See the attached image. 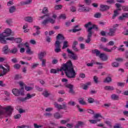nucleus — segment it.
<instances>
[{
	"instance_id": "nucleus-1",
	"label": "nucleus",
	"mask_w": 128,
	"mask_h": 128,
	"mask_svg": "<svg viewBox=\"0 0 128 128\" xmlns=\"http://www.w3.org/2000/svg\"><path fill=\"white\" fill-rule=\"evenodd\" d=\"M62 70L65 72L66 75L69 78H76V71L72 66L71 60H69L66 64L62 66Z\"/></svg>"
},
{
	"instance_id": "nucleus-2",
	"label": "nucleus",
	"mask_w": 128,
	"mask_h": 128,
	"mask_svg": "<svg viewBox=\"0 0 128 128\" xmlns=\"http://www.w3.org/2000/svg\"><path fill=\"white\" fill-rule=\"evenodd\" d=\"M12 110H14V108L12 106H7L5 108L0 106V116L2 114H4L6 116H10L12 114Z\"/></svg>"
},
{
	"instance_id": "nucleus-3",
	"label": "nucleus",
	"mask_w": 128,
	"mask_h": 128,
	"mask_svg": "<svg viewBox=\"0 0 128 128\" xmlns=\"http://www.w3.org/2000/svg\"><path fill=\"white\" fill-rule=\"evenodd\" d=\"M56 40L55 42L54 46L56 48L54 49L55 52H62V49L60 48H62V46H60V44H62V42H60V40H65L64 36H62V34H59L56 36Z\"/></svg>"
},
{
	"instance_id": "nucleus-4",
	"label": "nucleus",
	"mask_w": 128,
	"mask_h": 128,
	"mask_svg": "<svg viewBox=\"0 0 128 128\" xmlns=\"http://www.w3.org/2000/svg\"><path fill=\"white\" fill-rule=\"evenodd\" d=\"M12 34V30L10 28L6 29L4 32L0 34V42L6 44V38L10 36Z\"/></svg>"
},
{
	"instance_id": "nucleus-5",
	"label": "nucleus",
	"mask_w": 128,
	"mask_h": 128,
	"mask_svg": "<svg viewBox=\"0 0 128 128\" xmlns=\"http://www.w3.org/2000/svg\"><path fill=\"white\" fill-rule=\"evenodd\" d=\"M98 26L96 24H92V26L90 27L87 30V32H88V36H87V39L85 40V42L86 44H90V40H92V30L94 29L96 30H98Z\"/></svg>"
},
{
	"instance_id": "nucleus-6",
	"label": "nucleus",
	"mask_w": 128,
	"mask_h": 128,
	"mask_svg": "<svg viewBox=\"0 0 128 128\" xmlns=\"http://www.w3.org/2000/svg\"><path fill=\"white\" fill-rule=\"evenodd\" d=\"M12 92L16 96H24V88H21L18 90V88H13L12 90Z\"/></svg>"
},
{
	"instance_id": "nucleus-7",
	"label": "nucleus",
	"mask_w": 128,
	"mask_h": 128,
	"mask_svg": "<svg viewBox=\"0 0 128 128\" xmlns=\"http://www.w3.org/2000/svg\"><path fill=\"white\" fill-rule=\"evenodd\" d=\"M67 52L68 54V56L71 58V60H78V55L71 51L70 48H67Z\"/></svg>"
},
{
	"instance_id": "nucleus-8",
	"label": "nucleus",
	"mask_w": 128,
	"mask_h": 128,
	"mask_svg": "<svg viewBox=\"0 0 128 128\" xmlns=\"http://www.w3.org/2000/svg\"><path fill=\"white\" fill-rule=\"evenodd\" d=\"M54 106L56 108H58V110H66V108H68L66 106V104L64 102L62 103V105L56 102H54Z\"/></svg>"
},
{
	"instance_id": "nucleus-9",
	"label": "nucleus",
	"mask_w": 128,
	"mask_h": 128,
	"mask_svg": "<svg viewBox=\"0 0 128 128\" xmlns=\"http://www.w3.org/2000/svg\"><path fill=\"white\" fill-rule=\"evenodd\" d=\"M6 68H4V67L3 66H2V70H3V71L2 72L0 73V76H6V74H8V72H10V66H8V64H6L5 65Z\"/></svg>"
},
{
	"instance_id": "nucleus-10",
	"label": "nucleus",
	"mask_w": 128,
	"mask_h": 128,
	"mask_svg": "<svg viewBox=\"0 0 128 128\" xmlns=\"http://www.w3.org/2000/svg\"><path fill=\"white\" fill-rule=\"evenodd\" d=\"M42 14H45L42 16L40 17L42 20V18H45V16H47V18H48V16H50V14H48V7H44L42 10Z\"/></svg>"
},
{
	"instance_id": "nucleus-11",
	"label": "nucleus",
	"mask_w": 128,
	"mask_h": 128,
	"mask_svg": "<svg viewBox=\"0 0 128 128\" xmlns=\"http://www.w3.org/2000/svg\"><path fill=\"white\" fill-rule=\"evenodd\" d=\"M66 88H69V93L72 94H74L75 92L74 90V85L72 84H67L65 85Z\"/></svg>"
},
{
	"instance_id": "nucleus-12",
	"label": "nucleus",
	"mask_w": 128,
	"mask_h": 128,
	"mask_svg": "<svg viewBox=\"0 0 128 128\" xmlns=\"http://www.w3.org/2000/svg\"><path fill=\"white\" fill-rule=\"evenodd\" d=\"M36 94H26V96L24 98H22L20 99L21 102H26V100H30V98H33V96H35Z\"/></svg>"
},
{
	"instance_id": "nucleus-13",
	"label": "nucleus",
	"mask_w": 128,
	"mask_h": 128,
	"mask_svg": "<svg viewBox=\"0 0 128 128\" xmlns=\"http://www.w3.org/2000/svg\"><path fill=\"white\" fill-rule=\"evenodd\" d=\"M90 10V8H88V7H82L78 9V12H88Z\"/></svg>"
},
{
	"instance_id": "nucleus-14",
	"label": "nucleus",
	"mask_w": 128,
	"mask_h": 128,
	"mask_svg": "<svg viewBox=\"0 0 128 128\" xmlns=\"http://www.w3.org/2000/svg\"><path fill=\"white\" fill-rule=\"evenodd\" d=\"M110 10V6L104 4H100V10L101 12H106V10Z\"/></svg>"
},
{
	"instance_id": "nucleus-15",
	"label": "nucleus",
	"mask_w": 128,
	"mask_h": 128,
	"mask_svg": "<svg viewBox=\"0 0 128 128\" xmlns=\"http://www.w3.org/2000/svg\"><path fill=\"white\" fill-rule=\"evenodd\" d=\"M45 56H46V51L41 52L38 54V58L39 60H42Z\"/></svg>"
},
{
	"instance_id": "nucleus-16",
	"label": "nucleus",
	"mask_w": 128,
	"mask_h": 128,
	"mask_svg": "<svg viewBox=\"0 0 128 128\" xmlns=\"http://www.w3.org/2000/svg\"><path fill=\"white\" fill-rule=\"evenodd\" d=\"M99 58L103 62H104L106 60H108V56L105 54H100L99 56Z\"/></svg>"
},
{
	"instance_id": "nucleus-17",
	"label": "nucleus",
	"mask_w": 128,
	"mask_h": 128,
	"mask_svg": "<svg viewBox=\"0 0 128 128\" xmlns=\"http://www.w3.org/2000/svg\"><path fill=\"white\" fill-rule=\"evenodd\" d=\"M25 46H26L27 48V50H26V54H34V52L30 50V46H28V44L26 42L25 44Z\"/></svg>"
},
{
	"instance_id": "nucleus-18",
	"label": "nucleus",
	"mask_w": 128,
	"mask_h": 128,
	"mask_svg": "<svg viewBox=\"0 0 128 128\" xmlns=\"http://www.w3.org/2000/svg\"><path fill=\"white\" fill-rule=\"evenodd\" d=\"M116 29L110 28L108 33V36H116Z\"/></svg>"
},
{
	"instance_id": "nucleus-19",
	"label": "nucleus",
	"mask_w": 128,
	"mask_h": 128,
	"mask_svg": "<svg viewBox=\"0 0 128 128\" xmlns=\"http://www.w3.org/2000/svg\"><path fill=\"white\" fill-rule=\"evenodd\" d=\"M58 72H62V66L60 69H51L50 70L51 74H58Z\"/></svg>"
},
{
	"instance_id": "nucleus-20",
	"label": "nucleus",
	"mask_w": 128,
	"mask_h": 128,
	"mask_svg": "<svg viewBox=\"0 0 128 128\" xmlns=\"http://www.w3.org/2000/svg\"><path fill=\"white\" fill-rule=\"evenodd\" d=\"M34 28H36V33H34L33 34V36H38V34H40V28L38 27V26H34Z\"/></svg>"
},
{
	"instance_id": "nucleus-21",
	"label": "nucleus",
	"mask_w": 128,
	"mask_h": 128,
	"mask_svg": "<svg viewBox=\"0 0 128 128\" xmlns=\"http://www.w3.org/2000/svg\"><path fill=\"white\" fill-rule=\"evenodd\" d=\"M42 94H43V96L45 97V98H48V96H50V92L46 90H45Z\"/></svg>"
},
{
	"instance_id": "nucleus-22",
	"label": "nucleus",
	"mask_w": 128,
	"mask_h": 128,
	"mask_svg": "<svg viewBox=\"0 0 128 128\" xmlns=\"http://www.w3.org/2000/svg\"><path fill=\"white\" fill-rule=\"evenodd\" d=\"M10 50L8 49V46H5L4 48H3V52L4 54H8V52H10Z\"/></svg>"
},
{
	"instance_id": "nucleus-23",
	"label": "nucleus",
	"mask_w": 128,
	"mask_h": 128,
	"mask_svg": "<svg viewBox=\"0 0 128 128\" xmlns=\"http://www.w3.org/2000/svg\"><path fill=\"white\" fill-rule=\"evenodd\" d=\"M78 26H80L78 25L74 26V28L72 30V32H80V30H82V28L76 29L78 28Z\"/></svg>"
},
{
	"instance_id": "nucleus-24",
	"label": "nucleus",
	"mask_w": 128,
	"mask_h": 128,
	"mask_svg": "<svg viewBox=\"0 0 128 128\" xmlns=\"http://www.w3.org/2000/svg\"><path fill=\"white\" fill-rule=\"evenodd\" d=\"M111 98L113 100H120V96L116 94H112L111 96Z\"/></svg>"
},
{
	"instance_id": "nucleus-25",
	"label": "nucleus",
	"mask_w": 128,
	"mask_h": 128,
	"mask_svg": "<svg viewBox=\"0 0 128 128\" xmlns=\"http://www.w3.org/2000/svg\"><path fill=\"white\" fill-rule=\"evenodd\" d=\"M92 53L94 54H96V56H100V52L97 49L92 50Z\"/></svg>"
},
{
	"instance_id": "nucleus-26",
	"label": "nucleus",
	"mask_w": 128,
	"mask_h": 128,
	"mask_svg": "<svg viewBox=\"0 0 128 128\" xmlns=\"http://www.w3.org/2000/svg\"><path fill=\"white\" fill-rule=\"evenodd\" d=\"M54 118H56V119H58V118H62V115H60V113L58 112L54 114Z\"/></svg>"
},
{
	"instance_id": "nucleus-27",
	"label": "nucleus",
	"mask_w": 128,
	"mask_h": 128,
	"mask_svg": "<svg viewBox=\"0 0 128 128\" xmlns=\"http://www.w3.org/2000/svg\"><path fill=\"white\" fill-rule=\"evenodd\" d=\"M24 20L26 22H32V18L30 16L25 17Z\"/></svg>"
},
{
	"instance_id": "nucleus-28",
	"label": "nucleus",
	"mask_w": 128,
	"mask_h": 128,
	"mask_svg": "<svg viewBox=\"0 0 128 128\" xmlns=\"http://www.w3.org/2000/svg\"><path fill=\"white\" fill-rule=\"evenodd\" d=\"M68 48V41H64L63 43L62 50H64V48Z\"/></svg>"
},
{
	"instance_id": "nucleus-29",
	"label": "nucleus",
	"mask_w": 128,
	"mask_h": 128,
	"mask_svg": "<svg viewBox=\"0 0 128 128\" xmlns=\"http://www.w3.org/2000/svg\"><path fill=\"white\" fill-rule=\"evenodd\" d=\"M126 16L125 13H124L121 16L118 17V20H126Z\"/></svg>"
},
{
	"instance_id": "nucleus-30",
	"label": "nucleus",
	"mask_w": 128,
	"mask_h": 128,
	"mask_svg": "<svg viewBox=\"0 0 128 128\" xmlns=\"http://www.w3.org/2000/svg\"><path fill=\"white\" fill-rule=\"evenodd\" d=\"M89 122L91 124H98V122H100V119L90 120Z\"/></svg>"
},
{
	"instance_id": "nucleus-31",
	"label": "nucleus",
	"mask_w": 128,
	"mask_h": 128,
	"mask_svg": "<svg viewBox=\"0 0 128 128\" xmlns=\"http://www.w3.org/2000/svg\"><path fill=\"white\" fill-rule=\"evenodd\" d=\"M40 60L42 62V66H46V58L40 59Z\"/></svg>"
},
{
	"instance_id": "nucleus-32",
	"label": "nucleus",
	"mask_w": 128,
	"mask_h": 128,
	"mask_svg": "<svg viewBox=\"0 0 128 128\" xmlns=\"http://www.w3.org/2000/svg\"><path fill=\"white\" fill-rule=\"evenodd\" d=\"M16 6H12L9 8V12L10 14H12V12H16Z\"/></svg>"
},
{
	"instance_id": "nucleus-33",
	"label": "nucleus",
	"mask_w": 128,
	"mask_h": 128,
	"mask_svg": "<svg viewBox=\"0 0 128 128\" xmlns=\"http://www.w3.org/2000/svg\"><path fill=\"white\" fill-rule=\"evenodd\" d=\"M104 88L106 90H114V88L112 86H106Z\"/></svg>"
},
{
	"instance_id": "nucleus-34",
	"label": "nucleus",
	"mask_w": 128,
	"mask_h": 128,
	"mask_svg": "<svg viewBox=\"0 0 128 128\" xmlns=\"http://www.w3.org/2000/svg\"><path fill=\"white\" fill-rule=\"evenodd\" d=\"M92 82H88L86 84H83V90H88V86H90Z\"/></svg>"
},
{
	"instance_id": "nucleus-35",
	"label": "nucleus",
	"mask_w": 128,
	"mask_h": 128,
	"mask_svg": "<svg viewBox=\"0 0 128 128\" xmlns=\"http://www.w3.org/2000/svg\"><path fill=\"white\" fill-rule=\"evenodd\" d=\"M10 54H16L18 52V48H14L13 49L10 50Z\"/></svg>"
},
{
	"instance_id": "nucleus-36",
	"label": "nucleus",
	"mask_w": 128,
	"mask_h": 128,
	"mask_svg": "<svg viewBox=\"0 0 128 128\" xmlns=\"http://www.w3.org/2000/svg\"><path fill=\"white\" fill-rule=\"evenodd\" d=\"M54 10H62V4L56 5L54 7Z\"/></svg>"
},
{
	"instance_id": "nucleus-37",
	"label": "nucleus",
	"mask_w": 128,
	"mask_h": 128,
	"mask_svg": "<svg viewBox=\"0 0 128 128\" xmlns=\"http://www.w3.org/2000/svg\"><path fill=\"white\" fill-rule=\"evenodd\" d=\"M118 16V10H115L114 11V14L112 17V20H114L116 17Z\"/></svg>"
},
{
	"instance_id": "nucleus-38",
	"label": "nucleus",
	"mask_w": 128,
	"mask_h": 128,
	"mask_svg": "<svg viewBox=\"0 0 128 128\" xmlns=\"http://www.w3.org/2000/svg\"><path fill=\"white\" fill-rule=\"evenodd\" d=\"M84 126V123L82 122H78L76 125L75 128H78L80 126Z\"/></svg>"
},
{
	"instance_id": "nucleus-39",
	"label": "nucleus",
	"mask_w": 128,
	"mask_h": 128,
	"mask_svg": "<svg viewBox=\"0 0 128 128\" xmlns=\"http://www.w3.org/2000/svg\"><path fill=\"white\" fill-rule=\"evenodd\" d=\"M44 116H46V118H52V114L50 112H46L44 114Z\"/></svg>"
},
{
	"instance_id": "nucleus-40",
	"label": "nucleus",
	"mask_w": 128,
	"mask_h": 128,
	"mask_svg": "<svg viewBox=\"0 0 128 128\" xmlns=\"http://www.w3.org/2000/svg\"><path fill=\"white\" fill-rule=\"evenodd\" d=\"M92 26V23L91 22H89L84 24V28H90V26Z\"/></svg>"
},
{
	"instance_id": "nucleus-41",
	"label": "nucleus",
	"mask_w": 128,
	"mask_h": 128,
	"mask_svg": "<svg viewBox=\"0 0 128 128\" xmlns=\"http://www.w3.org/2000/svg\"><path fill=\"white\" fill-rule=\"evenodd\" d=\"M102 116V115L100 114H96L94 116L93 118H94L95 120H99L98 118H100Z\"/></svg>"
},
{
	"instance_id": "nucleus-42",
	"label": "nucleus",
	"mask_w": 128,
	"mask_h": 128,
	"mask_svg": "<svg viewBox=\"0 0 128 128\" xmlns=\"http://www.w3.org/2000/svg\"><path fill=\"white\" fill-rule=\"evenodd\" d=\"M112 82V78L110 77H107L106 79L104 80V82Z\"/></svg>"
},
{
	"instance_id": "nucleus-43",
	"label": "nucleus",
	"mask_w": 128,
	"mask_h": 128,
	"mask_svg": "<svg viewBox=\"0 0 128 128\" xmlns=\"http://www.w3.org/2000/svg\"><path fill=\"white\" fill-rule=\"evenodd\" d=\"M88 102L89 104H92L94 102V99L92 98H89L88 100Z\"/></svg>"
},
{
	"instance_id": "nucleus-44",
	"label": "nucleus",
	"mask_w": 128,
	"mask_h": 128,
	"mask_svg": "<svg viewBox=\"0 0 128 128\" xmlns=\"http://www.w3.org/2000/svg\"><path fill=\"white\" fill-rule=\"evenodd\" d=\"M32 3V0H26L25 2H22V4H30Z\"/></svg>"
},
{
	"instance_id": "nucleus-45",
	"label": "nucleus",
	"mask_w": 128,
	"mask_h": 128,
	"mask_svg": "<svg viewBox=\"0 0 128 128\" xmlns=\"http://www.w3.org/2000/svg\"><path fill=\"white\" fill-rule=\"evenodd\" d=\"M94 16L96 18H100V16H102V14L98 13V12L94 14Z\"/></svg>"
},
{
	"instance_id": "nucleus-46",
	"label": "nucleus",
	"mask_w": 128,
	"mask_h": 128,
	"mask_svg": "<svg viewBox=\"0 0 128 128\" xmlns=\"http://www.w3.org/2000/svg\"><path fill=\"white\" fill-rule=\"evenodd\" d=\"M22 40L20 38H16L14 40L15 42H16V44H20L22 42Z\"/></svg>"
},
{
	"instance_id": "nucleus-47",
	"label": "nucleus",
	"mask_w": 128,
	"mask_h": 128,
	"mask_svg": "<svg viewBox=\"0 0 128 128\" xmlns=\"http://www.w3.org/2000/svg\"><path fill=\"white\" fill-rule=\"evenodd\" d=\"M112 66H114V68H118V66H119V64L118 62H113L112 64Z\"/></svg>"
},
{
	"instance_id": "nucleus-48",
	"label": "nucleus",
	"mask_w": 128,
	"mask_h": 128,
	"mask_svg": "<svg viewBox=\"0 0 128 128\" xmlns=\"http://www.w3.org/2000/svg\"><path fill=\"white\" fill-rule=\"evenodd\" d=\"M70 10L72 12H76V8L74 6H72Z\"/></svg>"
},
{
	"instance_id": "nucleus-49",
	"label": "nucleus",
	"mask_w": 128,
	"mask_h": 128,
	"mask_svg": "<svg viewBox=\"0 0 128 128\" xmlns=\"http://www.w3.org/2000/svg\"><path fill=\"white\" fill-rule=\"evenodd\" d=\"M68 106H76V102L72 101V100H70L68 102Z\"/></svg>"
},
{
	"instance_id": "nucleus-50",
	"label": "nucleus",
	"mask_w": 128,
	"mask_h": 128,
	"mask_svg": "<svg viewBox=\"0 0 128 128\" xmlns=\"http://www.w3.org/2000/svg\"><path fill=\"white\" fill-rule=\"evenodd\" d=\"M14 68L16 70H20V64H15L14 66Z\"/></svg>"
},
{
	"instance_id": "nucleus-51",
	"label": "nucleus",
	"mask_w": 128,
	"mask_h": 128,
	"mask_svg": "<svg viewBox=\"0 0 128 128\" xmlns=\"http://www.w3.org/2000/svg\"><path fill=\"white\" fill-rule=\"evenodd\" d=\"M38 65H39L38 64L34 63V64H33L31 68H32V70H34V69L36 68H38Z\"/></svg>"
},
{
	"instance_id": "nucleus-52",
	"label": "nucleus",
	"mask_w": 128,
	"mask_h": 128,
	"mask_svg": "<svg viewBox=\"0 0 128 128\" xmlns=\"http://www.w3.org/2000/svg\"><path fill=\"white\" fill-rule=\"evenodd\" d=\"M70 122V120H62L60 121V124H66L67 122Z\"/></svg>"
},
{
	"instance_id": "nucleus-53",
	"label": "nucleus",
	"mask_w": 128,
	"mask_h": 128,
	"mask_svg": "<svg viewBox=\"0 0 128 128\" xmlns=\"http://www.w3.org/2000/svg\"><path fill=\"white\" fill-rule=\"evenodd\" d=\"M21 116L22 115H20V114H17L14 116V118H15V120H18L20 118Z\"/></svg>"
},
{
	"instance_id": "nucleus-54",
	"label": "nucleus",
	"mask_w": 128,
	"mask_h": 128,
	"mask_svg": "<svg viewBox=\"0 0 128 128\" xmlns=\"http://www.w3.org/2000/svg\"><path fill=\"white\" fill-rule=\"evenodd\" d=\"M48 24V18L47 19L44 20L42 22V24H43L44 26H46V24Z\"/></svg>"
},
{
	"instance_id": "nucleus-55",
	"label": "nucleus",
	"mask_w": 128,
	"mask_h": 128,
	"mask_svg": "<svg viewBox=\"0 0 128 128\" xmlns=\"http://www.w3.org/2000/svg\"><path fill=\"white\" fill-rule=\"evenodd\" d=\"M59 18H62V20H66V14H62L60 15Z\"/></svg>"
},
{
	"instance_id": "nucleus-56",
	"label": "nucleus",
	"mask_w": 128,
	"mask_h": 128,
	"mask_svg": "<svg viewBox=\"0 0 128 128\" xmlns=\"http://www.w3.org/2000/svg\"><path fill=\"white\" fill-rule=\"evenodd\" d=\"M98 78L96 76H94V80L95 84H98Z\"/></svg>"
},
{
	"instance_id": "nucleus-57",
	"label": "nucleus",
	"mask_w": 128,
	"mask_h": 128,
	"mask_svg": "<svg viewBox=\"0 0 128 128\" xmlns=\"http://www.w3.org/2000/svg\"><path fill=\"white\" fill-rule=\"evenodd\" d=\"M79 103H80V104H83V105L86 104V102H84V100L82 98L80 100Z\"/></svg>"
},
{
	"instance_id": "nucleus-58",
	"label": "nucleus",
	"mask_w": 128,
	"mask_h": 128,
	"mask_svg": "<svg viewBox=\"0 0 128 128\" xmlns=\"http://www.w3.org/2000/svg\"><path fill=\"white\" fill-rule=\"evenodd\" d=\"M46 112H52L54 110V108H48L46 109Z\"/></svg>"
},
{
	"instance_id": "nucleus-59",
	"label": "nucleus",
	"mask_w": 128,
	"mask_h": 128,
	"mask_svg": "<svg viewBox=\"0 0 128 128\" xmlns=\"http://www.w3.org/2000/svg\"><path fill=\"white\" fill-rule=\"evenodd\" d=\"M78 42H84V38L82 36H79L78 38Z\"/></svg>"
},
{
	"instance_id": "nucleus-60",
	"label": "nucleus",
	"mask_w": 128,
	"mask_h": 128,
	"mask_svg": "<svg viewBox=\"0 0 128 128\" xmlns=\"http://www.w3.org/2000/svg\"><path fill=\"white\" fill-rule=\"evenodd\" d=\"M48 22H50V24H54V20L52 18H48Z\"/></svg>"
},
{
	"instance_id": "nucleus-61",
	"label": "nucleus",
	"mask_w": 128,
	"mask_h": 128,
	"mask_svg": "<svg viewBox=\"0 0 128 128\" xmlns=\"http://www.w3.org/2000/svg\"><path fill=\"white\" fill-rule=\"evenodd\" d=\"M26 46V44H24L23 42L20 43L18 45V48H22V46Z\"/></svg>"
},
{
	"instance_id": "nucleus-62",
	"label": "nucleus",
	"mask_w": 128,
	"mask_h": 128,
	"mask_svg": "<svg viewBox=\"0 0 128 128\" xmlns=\"http://www.w3.org/2000/svg\"><path fill=\"white\" fill-rule=\"evenodd\" d=\"M87 112H88V114H94V110L90 109L87 110Z\"/></svg>"
},
{
	"instance_id": "nucleus-63",
	"label": "nucleus",
	"mask_w": 128,
	"mask_h": 128,
	"mask_svg": "<svg viewBox=\"0 0 128 128\" xmlns=\"http://www.w3.org/2000/svg\"><path fill=\"white\" fill-rule=\"evenodd\" d=\"M34 128H42V125H38L37 124H34Z\"/></svg>"
},
{
	"instance_id": "nucleus-64",
	"label": "nucleus",
	"mask_w": 128,
	"mask_h": 128,
	"mask_svg": "<svg viewBox=\"0 0 128 128\" xmlns=\"http://www.w3.org/2000/svg\"><path fill=\"white\" fill-rule=\"evenodd\" d=\"M66 126L68 128H74V124H67Z\"/></svg>"
}]
</instances>
